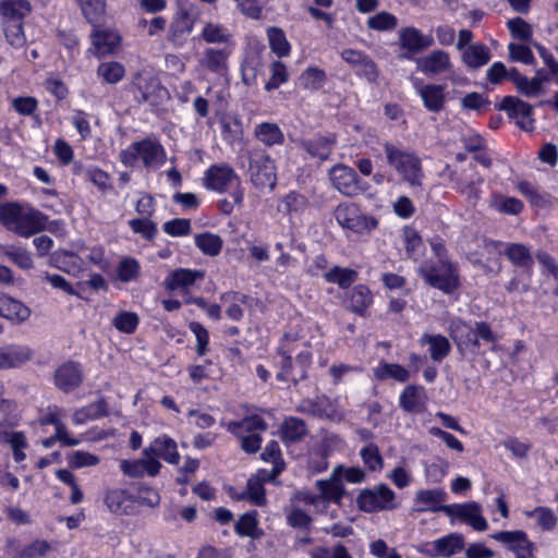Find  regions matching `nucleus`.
<instances>
[{
    "instance_id": "1",
    "label": "nucleus",
    "mask_w": 558,
    "mask_h": 558,
    "mask_svg": "<svg viewBox=\"0 0 558 558\" xmlns=\"http://www.w3.org/2000/svg\"><path fill=\"white\" fill-rule=\"evenodd\" d=\"M386 161L412 189L422 187L424 171L421 158L411 149L390 142L383 144Z\"/></svg>"
},
{
    "instance_id": "2",
    "label": "nucleus",
    "mask_w": 558,
    "mask_h": 558,
    "mask_svg": "<svg viewBox=\"0 0 558 558\" xmlns=\"http://www.w3.org/2000/svg\"><path fill=\"white\" fill-rule=\"evenodd\" d=\"M418 274L429 286L445 293L453 292L459 286L457 267L446 260H439L433 266H421Z\"/></svg>"
},
{
    "instance_id": "3",
    "label": "nucleus",
    "mask_w": 558,
    "mask_h": 558,
    "mask_svg": "<svg viewBox=\"0 0 558 558\" xmlns=\"http://www.w3.org/2000/svg\"><path fill=\"white\" fill-rule=\"evenodd\" d=\"M396 494L387 484H378L374 488L363 489L356 499L359 508L368 513L393 510Z\"/></svg>"
},
{
    "instance_id": "4",
    "label": "nucleus",
    "mask_w": 558,
    "mask_h": 558,
    "mask_svg": "<svg viewBox=\"0 0 558 558\" xmlns=\"http://www.w3.org/2000/svg\"><path fill=\"white\" fill-rule=\"evenodd\" d=\"M336 221L343 228L353 232L371 231L377 228L378 221L372 216H365L352 203L339 204L333 211Z\"/></svg>"
},
{
    "instance_id": "5",
    "label": "nucleus",
    "mask_w": 558,
    "mask_h": 558,
    "mask_svg": "<svg viewBox=\"0 0 558 558\" xmlns=\"http://www.w3.org/2000/svg\"><path fill=\"white\" fill-rule=\"evenodd\" d=\"M450 181L454 183V189L464 195L468 202L475 205L481 196L480 186L484 182V178L476 171L471 163L466 168L459 171H452L449 174Z\"/></svg>"
},
{
    "instance_id": "6",
    "label": "nucleus",
    "mask_w": 558,
    "mask_h": 558,
    "mask_svg": "<svg viewBox=\"0 0 558 558\" xmlns=\"http://www.w3.org/2000/svg\"><path fill=\"white\" fill-rule=\"evenodd\" d=\"M250 179L259 191H272L277 182L275 161L268 155H259L250 160Z\"/></svg>"
},
{
    "instance_id": "7",
    "label": "nucleus",
    "mask_w": 558,
    "mask_h": 558,
    "mask_svg": "<svg viewBox=\"0 0 558 558\" xmlns=\"http://www.w3.org/2000/svg\"><path fill=\"white\" fill-rule=\"evenodd\" d=\"M496 109L505 111L523 131L534 129L533 106L515 96H506L496 105Z\"/></svg>"
},
{
    "instance_id": "8",
    "label": "nucleus",
    "mask_w": 558,
    "mask_h": 558,
    "mask_svg": "<svg viewBox=\"0 0 558 558\" xmlns=\"http://www.w3.org/2000/svg\"><path fill=\"white\" fill-rule=\"evenodd\" d=\"M328 175L332 187L345 196L354 197L364 191L355 170L343 163L331 167Z\"/></svg>"
},
{
    "instance_id": "9",
    "label": "nucleus",
    "mask_w": 558,
    "mask_h": 558,
    "mask_svg": "<svg viewBox=\"0 0 558 558\" xmlns=\"http://www.w3.org/2000/svg\"><path fill=\"white\" fill-rule=\"evenodd\" d=\"M440 511L470 524L475 531L482 532L488 527L486 519L482 515V507L475 501L440 506Z\"/></svg>"
},
{
    "instance_id": "10",
    "label": "nucleus",
    "mask_w": 558,
    "mask_h": 558,
    "mask_svg": "<svg viewBox=\"0 0 558 558\" xmlns=\"http://www.w3.org/2000/svg\"><path fill=\"white\" fill-rule=\"evenodd\" d=\"M231 45H225L222 48H206L198 60V65L203 71L225 76L229 71V58L232 54Z\"/></svg>"
},
{
    "instance_id": "11",
    "label": "nucleus",
    "mask_w": 558,
    "mask_h": 558,
    "mask_svg": "<svg viewBox=\"0 0 558 558\" xmlns=\"http://www.w3.org/2000/svg\"><path fill=\"white\" fill-rule=\"evenodd\" d=\"M82 365L74 361L61 364L53 373V381L58 389L63 392H71L83 383Z\"/></svg>"
},
{
    "instance_id": "12",
    "label": "nucleus",
    "mask_w": 558,
    "mask_h": 558,
    "mask_svg": "<svg viewBox=\"0 0 558 558\" xmlns=\"http://www.w3.org/2000/svg\"><path fill=\"white\" fill-rule=\"evenodd\" d=\"M490 537L513 551L515 557L534 554V544L529 541L526 533L521 530L500 531L492 534Z\"/></svg>"
},
{
    "instance_id": "13",
    "label": "nucleus",
    "mask_w": 558,
    "mask_h": 558,
    "mask_svg": "<svg viewBox=\"0 0 558 558\" xmlns=\"http://www.w3.org/2000/svg\"><path fill=\"white\" fill-rule=\"evenodd\" d=\"M143 453L145 457L162 459L169 464H178L180 461L177 442L167 435L156 437Z\"/></svg>"
},
{
    "instance_id": "14",
    "label": "nucleus",
    "mask_w": 558,
    "mask_h": 558,
    "mask_svg": "<svg viewBox=\"0 0 558 558\" xmlns=\"http://www.w3.org/2000/svg\"><path fill=\"white\" fill-rule=\"evenodd\" d=\"M448 52L436 49L417 60V69L425 75L435 76L452 70Z\"/></svg>"
},
{
    "instance_id": "15",
    "label": "nucleus",
    "mask_w": 558,
    "mask_h": 558,
    "mask_svg": "<svg viewBox=\"0 0 558 558\" xmlns=\"http://www.w3.org/2000/svg\"><path fill=\"white\" fill-rule=\"evenodd\" d=\"M204 181L207 189L218 192H225L233 181L240 184L239 177L228 165L211 166L206 171Z\"/></svg>"
},
{
    "instance_id": "16",
    "label": "nucleus",
    "mask_w": 558,
    "mask_h": 558,
    "mask_svg": "<svg viewBox=\"0 0 558 558\" xmlns=\"http://www.w3.org/2000/svg\"><path fill=\"white\" fill-rule=\"evenodd\" d=\"M48 223V217L32 207H25L22 215L21 221L16 228L15 234L29 238L46 230Z\"/></svg>"
},
{
    "instance_id": "17",
    "label": "nucleus",
    "mask_w": 558,
    "mask_h": 558,
    "mask_svg": "<svg viewBox=\"0 0 558 558\" xmlns=\"http://www.w3.org/2000/svg\"><path fill=\"white\" fill-rule=\"evenodd\" d=\"M342 465H338L333 469L329 478L319 480L316 482V487L319 490L320 499L324 501H332L340 504L344 495V488L341 481Z\"/></svg>"
},
{
    "instance_id": "18",
    "label": "nucleus",
    "mask_w": 558,
    "mask_h": 558,
    "mask_svg": "<svg viewBox=\"0 0 558 558\" xmlns=\"http://www.w3.org/2000/svg\"><path fill=\"white\" fill-rule=\"evenodd\" d=\"M34 351L28 345L9 344L0 348V369L19 367L31 361Z\"/></svg>"
},
{
    "instance_id": "19",
    "label": "nucleus",
    "mask_w": 558,
    "mask_h": 558,
    "mask_svg": "<svg viewBox=\"0 0 558 558\" xmlns=\"http://www.w3.org/2000/svg\"><path fill=\"white\" fill-rule=\"evenodd\" d=\"M122 472L130 477H142L144 474L156 476L161 468V463L155 457H145L135 461L122 460Z\"/></svg>"
},
{
    "instance_id": "20",
    "label": "nucleus",
    "mask_w": 558,
    "mask_h": 558,
    "mask_svg": "<svg viewBox=\"0 0 558 558\" xmlns=\"http://www.w3.org/2000/svg\"><path fill=\"white\" fill-rule=\"evenodd\" d=\"M399 43L408 51V54H414L433 46L434 39L430 36L423 35L415 27H405L400 32Z\"/></svg>"
},
{
    "instance_id": "21",
    "label": "nucleus",
    "mask_w": 558,
    "mask_h": 558,
    "mask_svg": "<svg viewBox=\"0 0 558 558\" xmlns=\"http://www.w3.org/2000/svg\"><path fill=\"white\" fill-rule=\"evenodd\" d=\"M138 156L143 165L147 168H156L166 160V153L159 142L145 138L137 142Z\"/></svg>"
},
{
    "instance_id": "22",
    "label": "nucleus",
    "mask_w": 558,
    "mask_h": 558,
    "mask_svg": "<svg viewBox=\"0 0 558 558\" xmlns=\"http://www.w3.org/2000/svg\"><path fill=\"white\" fill-rule=\"evenodd\" d=\"M204 278L202 270H192L179 268L172 271L166 279L165 286L168 290L174 291L181 289L189 291L191 287L195 284L197 280Z\"/></svg>"
},
{
    "instance_id": "23",
    "label": "nucleus",
    "mask_w": 558,
    "mask_h": 558,
    "mask_svg": "<svg viewBox=\"0 0 558 558\" xmlns=\"http://www.w3.org/2000/svg\"><path fill=\"white\" fill-rule=\"evenodd\" d=\"M0 316L14 324H21L28 319L31 310L19 300L0 294Z\"/></svg>"
},
{
    "instance_id": "24",
    "label": "nucleus",
    "mask_w": 558,
    "mask_h": 558,
    "mask_svg": "<svg viewBox=\"0 0 558 558\" xmlns=\"http://www.w3.org/2000/svg\"><path fill=\"white\" fill-rule=\"evenodd\" d=\"M90 37L95 51L99 57L112 53L121 39L116 31L100 27H96Z\"/></svg>"
},
{
    "instance_id": "25",
    "label": "nucleus",
    "mask_w": 558,
    "mask_h": 558,
    "mask_svg": "<svg viewBox=\"0 0 558 558\" xmlns=\"http://www.w3.org/2000/svg\"><path fill=\"white\" fill-rule=\"evenodd\" d=\"M336 141V136L333 134H329L328 136L300 141L299 144L300 147H302L311 157L318 158L319 160H327L332 154Z\"/></svg>"
},
{
    "instance_id": "26",
    "label": "nucleus",
    "mask_w": 558,
    "mask_h": 558,
    "mask_svg": "<svg viewBox=\"0 0 558 558\" xmlns=\"http://www.w3.org/2000/svg\"><path fill=\"white\" fill-rule=\"evenodd\" d=\"M418 95L430 112H439L446 105L445 86L440 84H427L418 89Z\"/></svg>"
},
{
    "instance_id": "27",
    "label": "nucleus",
    "mask_w": 558,
    "mask_h": 558,
    "mask_svg": "<svg viewBox=\"0 0 558 558\" xmlns=\"http://www.w3.org/2000/svg\"><path fill=\"white\" fill-rule=\"evenodd\" d=\"M311 405V414L331 422H341L344 418V411L327 397H318L314 402H306Z\"/></svg>"
},
{
    "instance_id": "28",
    "label": "nucleus",
    "mask_w": 558,
    "mask_h": 558,
    "mask_svg": "<svg viewBox=\"0 0 558 558\" xmlns=\"http://www.w3.org/2000/svg\"><path fill=\"white\" fill-rule=\"evenodd\" d=\"M426 393L423 387L409 385L399 398L400 407L407 412H423L425 410Z\"/></svg>"
},
{
    "instance_id": "29",
    "label": "nucleus",
    "mask_w": 558,
    "mask_h": 558,
    "mask_svg": "<svg viewBox=\"0 0 558 558\" xmlns=\"http://www.w3.org/2000/svg\"><path fill=\"white\" fill-rule=\"evenodd\" d=\"M267 428V423L258 415H248L241 421H231L227 424L228 432L235 437H242L243 434L264 433Z\"/></svg>"
},
{
    "instance_id": "30",
    "label": "nucleus",
    "mask_w": 558,
    "mask_h": 558,
    "mask_svg": "<svg viewBox=\"0 0 558 558\" xmlns=\"http://www.w3.org/2000/svg\"><path fill=\"white\" fill-rule=\"evenodd\" d=\"M32 11L31 3L26 0H1L0 14L3 22L22 23L23 19Z\"/></svg>"
},
{
    "instance_id": "31",
    "label": "nucleus",
    "mask_w": 558,
    "mask_h": 558,
    "mask_svg": "<svg viewBox=\"0 0 558 558\" xmlns=\"http://www.w3.org/2000/svg\"><path fill=\"white\" fill-rule=\"evenodd\" d=\"M462 62L470 69L476 70L490 60V51L484 44L470 45L461 54Z\"/></svg>"
},
{
    "instance_id": "32",
    "label": "nucleus",
    "mask_w": 558,
    "mask_h": 558,
    "mask_svg": "<svg viewBox=\"0 0 558 558\" xmlns=\"http://www.w3.org/2000/svg\"><path fill=\"white\" fill-rule=\"evenodd\" d=\"M450 336L459 347H478L474 329L459 318L451 322Z\"/></svg>"
},
{
    "instance_id": "33",
    "label": "nucleus",
    "mask_w": 558,
    "mask_h": 558,
    "mask_svg": "<svg viewBox=\"0 0 558 558\" xmlns=\"http://www.w3.org/2000/svg\"><path fill=\"white\" fill-rule=\"evenodd\" d=\"M420 342L422 345H428L430 359L437 362L444 360L451 349L449 340L441 335L424 333Z\"/></svg>"
},
{
    "instance_id": "34",
    "label": "nucleus",
    "mask_w": 558,
    "mask_h": 558,
    "mask_svg": "<svg viewBox=\"0 0 558 558\" xmlns=\"http://www.w3.org/2000/svg\"><path fill=\"white\" fill-rule=\"evenodd\" d=\"M105 504L112 513L128 514L132 508L133 499L123 489H112L107 492Z\"/></svg>"
},
{
    "instance_id": "35",
    "label": "nucleus",
    "mask_w": 558,
    "mask_h": 558,
    "mask_svg": "<svg viewBox=\"0 0 558 558\" xmlns=\"http://www.w3.org/2000/svg\"><path fill=\"white\" fill-rule=\"evenodd\" d=\"M25 207L16 202L0 205V222L11 232L16 231Z\"/></svg>"
},
{
    "instance_id": "36",
    "label": "nucleus",
    "mask_w": 558,
    "mask_h": 558,
    "mask_svg": "<svg viewBox=\"0 0 558 558\" xmlns=\"http://www.w3.org/2000/svg\"><path fill=\"white\" fill-rule=\"evenodd\" d=\"M464 545L462 535L449 534L441 538L436 539L433 543V555L441 557H451L456 553H459Z\"/></svg>"
},
{
    "instance_id": "37",
    "label": "nucleus",
    "mask_w": 558,
    "mask_h": 558,
    "mask_svg": "<svg viewBox=\"0 0 558 558\" xmlns=\"http://www.w3.org/2000/svg\"><path fill=\"white\" fill-rule=\"evenodd\" d=\"M254 135L267 146L281 144L284 140L283 133L276 123L263 122L256 125Z\"/></svg>"
},
{
    "instance_id": "38",
    "label": "nucleus",
    "mask_w": 558,
    "mask_h": 558,
    "mask_svg": "<svg viewBox=\"0 0 558 558\" xmlns=\"http://www.w3.org/2000/svg\"><path fill=\"white\" fill-rule=\"evenodd\" d=\"M282 438L286 441H301L307 434V427L303 420L298 417H288L281 426Z\"/></svg>"
},
{
    "instance_id": "39",
    "label": "nucleus",
    "mask_w": 558,
    "mask_h": 558,
    "mask_svg": "<svg viewBox=\"0 0 558 558\" xmlns=\"http://www.w3.org/2000/svg\"><path fill=\"white\" fill-rule=\"evenodd\" d=\"M359 277L356 270L351 268H342L333 266L324 274V278L329 283H336L340 288L345 289L350 287Z\"/></svg>"
},
{
    "instance_id": "40",
    "label": "nucleus",
    "mask_w": 558,
    "mask_h": 558,
    "mask_svg": "<svg viewBox=\"0 0 558 558\" xmlns=\"http://www.w3.org/2000/svg\"><path fill=\"white\" fill-rule=\"evenodd\" d=\"M374 376L378 380L391 378L400 383H405L410 374L408 369L399 364L381 362L374 368Z\"/></svg>"
},
{
    "instance_id": "41",
    "label": "nucleus",
    "mask_w": 558,
    "mask_h": 558,
    "mask_svg": "<svg viewBox=\"0 0 558 558\" xmlns=\"http://www.w3.org/2000/svg\"><path fill=\"white\" fill-rule=\"evenodd\" d=\"M234 531L240 536L258 538L260 536V533L258 532V521L256 511H251L241 514L234 525Z\"/></svg>"
},
{
    "instance_id": "42",
    "label": "nucleus",
    "mask_w": 558,
    "mask_h": 558,
    "mask_svg": "<svg viewBox=\"0 0 558 558\" xmlns=\"http://www.w3.org/2000/svg\"><path fill=\"white\" fill-rule=\"evenodd\" d=\"M222 239L214 233L204 232L195 235V245L208 256H217L222 248Z\"/></svg>"
},
{
    "instance_id": "43",
    "label": "nucleus",
    "mask_w": 558,
    "mask_h": 558,
    "mask_svg": "<svg viewBox=\"0 0 558 558\" xmlns=\"http://www.w3.org/2000/svg\"><path fill=\"white\" fill-rule=\"evenodd\" d=\"M372 301L369 289L364 284H357L351 291L349 307L351 311L361 314L372 304Z\"/></svg>"
},
{
    "instance_id": "44",
    "label": "nucleus",
    "mask_w": 558,
    "mask_h": 558,
    "mask_svg": "<svg viewBox=\"0 0 558 558\" xmlns=\"http://www.w3.org/2000/svg\"><path fill=\"white\" fill-rule=\"evenodd\" d=\"M269 47L278 57H287L290 53V44L287 40L284 32L279 27H269L267 29Z\"/></svg>"
},
{
    "instance_id": "45",
    "label": "nucleus",
    "mask_w": 558,
    "mask_h": 558,
    "mask_svg": "<svg viewBox=\"0 0 558 558\" xmlns=\"http://www.w3.org/2000/svg\"><path fill=\"white\" fill-rule=\"evenodd\" d=\"M444 496L445 494L440 489H422L416 493L415 502L422 505L418 508L420 511H436L440 510V507L438 508L437 505L442 501Z\"/></svg>"
},
{
    "instance_id": "46",
    "label": "nucleus",
    "mask_w": 558,
    "mask_h": 558,
    "mask_svg": "<svg viewBox=\"0 0 558 558\" xmlns=\"http://www.w3.org/2000/svg\"><path fill=\"white\" fill-rule=\"evenodd\" d=\"M4 442L9 444L13 459L20 463L26 459L24 450L28 447L26 435L23 432H8Z\"/></svg>"
},
{
    "instance_id": "47",
    "label": "nucleus",
    "mask_w": 558,
    "mask_h": 558,
    "mask_svg": "<svg viewBox=\"0 0 558 558\" xmlns=\"http://www.w3.org/2000/svg\"><path fill=\"white\" fill-rule=\"evenodd\" d=\"M364 465L369 471H380L384 468V459L379 448L374 442H367L360 451Z\"/></svg>"
},
{
    "instance_id": "48",
    "label": "nucleus",
    "mask_w": 558,
    "mask_h": 558,
    "mask_svg": "<svg viewBox=\"0 0 558 558\" xmlns=\"http://www.w3.org/2000/svg\"><path fill=\"white\" fill-rule=\"evenodd\" d=\"M124 73V66L117 61L102 62L97 69V75L108 84H116L120 82L123 78Z\"/></svg>"
},
{
    "instance_id": "49",
    "label": "nucleus",
    "mask_w": 558,
    "mask_h": 558,
    "mask_svg": "<svg viewBox=\"0 0 558 558\" xmlns=\"http://www.w3.org/2000/svg\"><path fill=\"white\" fill-rule=\"evenodd\" d=\"M221 125V136L222 140L229 144L233 145L236 142H241L243 136V130L241 122L235 118H223L220 121Z\"/></svg>"
},
{
    "instance_id": "50",
    "label": "nucleus",
    "mask_w": 558,
    "mask_h": 558,
    "mask_svg": "<svg viewBox=\"0 0 558 558\" xmlns=\"http://www.w3.org/2000/svg\"><path fill=\"white\" fill-rule=\"evenodd\" d=\"M507 257L517 266L531 268L533 265V257L530 248L523 244L513 243L507 248Z\"/></svg>"
},
{
    "instance_id": "51",
    "label": "nucleus",
    "mask_w": 558,
    "mask_h": 558,
    "mask_svg": "<svg viewBox=\"0 0 558 558\" xmlns=\"http://www.w3.org/2000/svg\"><path fill=\"white\" fill-rule=\"evenodd\" d=\"M247 498L255 506L266 505L264 483L259 477L248 478L245 493L239 498Z\"/></svg>"
},
{
    "instance_id": "52",
    "label": "nucleus",
    "mask_w": 558,
    "mask_h": 558,
    "mask_svg": "<svg viewBox=\"0 0 558 558\" xmlns=\"http://www.w3.org/2000/svg\"><path fill=\"white\" fill-rule=\"evenodd\" d=\"M366 25L369 29L377 32L392 31L397 27L398 20L393 14L381 11L368 17Z\"/></svg>"
},
{
    "instance_id": "53",
    "label": "nucleus",
    "mask_w": 558,
    "mask_h": 558,
    "mask_svg": "<svg viewBox=\"0 0 558 558\" xmlns=\"http://www.w3.org/2000/svg\"><path fill=\"white\" fill-rule=\"evenodd\" d=\"M140 323V317L134 312L122 311L119 312L114 318L112 319V325L114 328L123 333L131 335L133 333Z\"/></svg>"
},
{
    "instance_id": "54",
    "label": "nucleus",
    "mask_w": 558,
    "mask_h": 558,
    "mask_svg": "<svg viewBox=\"0 0 558 558\" xmlns=\"http://www.w3.org/2000/svg\"><path fill=\"white\" fill-rule=\"evenodd\" d=\"M141 266L133 257H124L117 267V277L121 282L136 280L140 275Z\"/></svg>"
},
{
    "instance_id": "55",
    "label": "nucleus",
    "mask_w": 558,
    "mask_h": 558,
    "mask_svg": "<svg viewBox=\"0 0 558 558\" xmlns=\"http://www.w3.org/2000/svg\"><path fill=\"white\" fill-rule=\"evenodd\" d=\"M202 38L208 44H229L231 35L219 24L207 23L202 33Z\"/></svg>"
},
{
    "instance_id": "56",
    "label": "nucleus",
    "mask_w": 558,
    "mask_h": 558,
    "mask_svg": "<svg viewBox=\"0 0 558 558\" xmlns=\"http://www.w3.org/2000/svg\"><path fill=\"white\" fill-rule=\"evenodd\" d=\"M83 15L89 23L99 21L105 13L106 0H76Z\"/></svg>"
},
{
    "instance_id": "57",
    "label": "nucleus",
    "mask_w": 558,
    "mask_h": 558,
    "mask_svg": "<svg viewBox=\"0 0 558 558\" xmlns=\"http://www.w3.org/2000/svg\"><path fill=\"white\" fill-rule=\"evenodd\" d=\"M221 300L226 302H231V305L227 308V316L235 322H239L243 317V310L240 306V303H245L247 296L238 292H227L221 295Z\"/></svg>"
},
{
    "instance_id": "58",
    "label": "nucleus",
    "mask_w": 558,
    "mask_h": 558,
    "mask_svg": "<svg viewBox=\"0 0 558 558\" xmlns=\"http://www.w3.org/2000/svg\"><path fill=\"white\" fill-rule=\"evenodd\" d=\"M307 204L306 198L295 192H291L286 195L278 205V210L284 214H292L301 211Z\"/></svg>"
},
{
    "instance_id": "59",
    "label": "nucleus",
    "mask_w": 558,
    "mask_h": 558,
    "mask_svg": "<svg viewBox=\"0 0 558 558\" xmlns=\"http://www.w3.org/2000/svg\"><path fill=\"white\" fill-rule=\"evenodd\" d=\"M525 514L527 517H533L536 519L537 524L544 531L553 530L557 524V517L553 512L551 509L545 507H537L532 511H526Z\"/></svg>"
},
{
    "instance_id": "60",
    "label": "nucleus",
    "mask_w": 558,
    "mask_h": 558,
    "mask_svg": "<svg viewBox=\"0 0 558 558\" xmlns=\"http://www.w3.org/2000/svg\"><path fill=\"white\" fill-rule=\"evenodd\" d=\"M511 36L515 39L529 41L532 38V26L521 17H514L507 22Z\"/></svg>"
},
{
    "instance_id": "61",
    "label": "nucleus",
    "mask_w": 558,
    "mask_h": 558,
    "mask_svg": "<svg viewBox=\"0 0 558 558\" xmlns=\"http://www.w3.org/2000/svg\"><path fill=\"white\" fill-rule=\"evenodd\" d=\"M301 80L305 88L317 90L325 84L326 73L318 68H307L302 74Z\"/></svg>"
},
{
    "instance_id": "62",
    "label": "nucleus",
    "mask_w": 558,
    "mask_h": 558,
    "mask_svg": "<svg viewBox=\"0 0 558 558\" xmlns=\"http://www.w3.org/2000/svg\"><path fill=\"white\" fill-rule=\"evenodd\" d=\"M99 461L98 456L82 450L73 451L68 456V463L73 469L94 466L97 465Z\"/></svg>"
},
{
    "instance_id": "63",
    "label": "nucleus",
    "mask_w": 558,
    "mask_h": 558,
    "mask_svg": "<svg viewBox=\"0 0 558 558\" xmlns=\"http://www.w3.org/2000/svg\"><path fill=\"white\" fill-rule=\"evenodd\" d=\"M50 549L51 546L47 541L36 539L20 550L19 558H44Z\"/></svg>"
},
{
    "instance_id": "64",
    "label": "nucleus",
    "mask_w": 558,
    "mask_h": 558,
    "mask_svg": "<svg viewBox=\"0 0 558 558\" xmlns=\"http://www.w3.org/2000/svg\"><path fill=\"white\" fill-rule=\"evenodd\" d=\"M3 31L8 43L13 47H22L25 41L23 23L3 22Z\"/></svg>"
}]
</instances>
